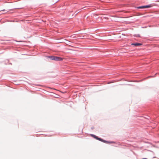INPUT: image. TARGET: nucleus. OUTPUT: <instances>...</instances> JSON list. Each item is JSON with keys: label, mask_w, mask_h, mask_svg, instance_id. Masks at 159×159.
Returning a JSON list of instances; mask_svg holds the SVG:
<instances>
[{"label": "nucleus", "mask_w": 159, "mask_h": 159, "mask_svg": "<svg viewBox=\"0 0 159 159\" xmlns=\"http://www.w3.org/2000/svg\"><path fill=\"white\" fill-rule=\"evenodd\" d=\"M91 135V136L93 137V138L96 139H97L98 140H99L100 141H101L102 142H103L104 143H111L109 142H108V141H106V140H104L101 138H99L98 137H97L96 136L92 134Z\"/></svg>", "instance_id": "1"}, {"label": "nucleus", "mask_w": 159, "mask_h": 159, "mask_svg": "<svg viewBox=\"0 0 159 159\" xmlns=\"http://www.w3.org/2000/svg\"><path fill=\"white\" fill-rule=\"evenodd\" d=\"M52 60H54L57 61H62L63 60V58L55 56H51L49 57Z\"/></svg>", "instance_id": "2"}, {"label": "nucleus", "mask_w": 159, "mask_h": 159, "mask_svg": "<svg viewBox=\"0 0 159 159\" xmlns=\"http://www.w3.org/2000/svg\"><path fill=\"white\" fill-rule=\"evenodd\" d=\"M150 6L149 5H146L145 6H142L140 7H137L139 9H143L145 8H148L150 7Z\"/></svg>", "instance_id": "3"}, {"label": "nucleus", "mask_w": 159, "mask_h": 159, "mask_svg": "<svg viewBox=\"0 0 159 159\" xmlns=\"http://www.w3.org/2000/svg\"><path fill=\"white\" fill-rule=\"evenodd\" d=\"M131 45H134L135 46H138L141 45H142V44L140 43H131Z\"/></svg>", "instance_id": "4"}, {"label": "nucleus", "mask_w": 159, "mask_h": 159, "mask_svg": "<svg viewBox=\"0 0 159 159\" xmlns=\"http://www.w3.org/2000/svg\"><path fill=\"white\" fill-rule=\"evenodd\" d=\"M2 11H5V10H2Z\"/></svg>", "instance_id": "5"}, {"label": "nucleus", "mask_w": 159, "mask_h": 159, "mask_svg": "<svg viewBox=\"0 0 159 159\" xmlns=\"http://www.w3.org/2000/svg\"><path fill=\"white\" fill-rule=\"evenodd\" d=\"M157 2H159V1H157Z\"/></svg>", "instance_id": "6"}]
</instances>
